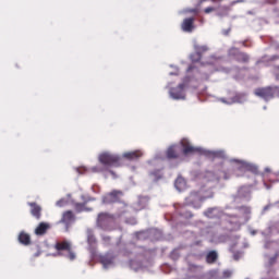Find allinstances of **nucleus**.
<instances>
[{
  "instance_id": "obj_39",
  "label": "nucleus",
  "mask_w": 279,
  "mask_h": 279,
  "mask_svg": "<svg viewBox=\"0 0 279 279\" xmlns=\"http://www.w3.org/2000/svg\"><path fill=\"white\" fill-rule=\"evenodd\" d=\"M193 69H194V66H193V65H190V66L187 68V71L191 72V71H193Z\"/></svg>"
},
{
  "instance_id": "obj_33",
  "label": "nucleus",
  "mask_w": 279,
  "mask_h": 279,
  "mask_svg": "<svg viewBox=\"0 0 279 279\" xmlns=\"http://www.w3.org/2000/svg\"><path fill=\"white\" fill-rule=\"evenodd\" d=\"M57 206H59V208H62V206H64V199L58 201Z\"/></svg>"
},
{
  "instance_id": "obj_23",
  "label": "nucleus",
  "mask_w": 279,
  "mask_h": 279,
  "mask_svg": "<svg viewBox=\"0 0 279 279\" xmlns=\"http://www.w3.org/2000/svg\"><path fill=\"white\" fill-rule=\"evenodd\" d=\"M195 51L198 53L201 58H203L204 53L208 51L207 46H195Z\"/></svg>"
},
{
  "instance_id": "obj_1",
  "label": "nucleus",
  "mask_w": 279,
  "mask_h": 279,
  "mask_svg": "<svg viewBox=\"0 0 279 279\" xmlns=\"http://www.w3.org/2000/svg\"><path fill=\"white\" fill-rule=\"evenodd\" d=\"M119 156L112 155L110 153H102L98 156V161L102 166L92 167L93 173H101L106 171L107 167H114V165H119Z\"/></svg>"
},
{
  "instance_id": "obj_32",
  "label": "nucleus",
  "mask_w": 279,
  "mask_h": 279,
  "mask_svg": "<svg viewBox=\"0 0 279 279\" xmlns=\"http://www.w3.org/2000/svg\"><path fill=\"white\" fill-rule=\"evenodd\" d=\"M243 2L244 0H234L230 3V5L232 7V5H236V3H243Z\"/></svg>"
},
{
  "instance_id": "obj_12",
  "label": "nucleus",
  "mask_w": 279,
  "mask_h": 279,
  "mask_svg": "<svg viewBox=\"0 0 279 279\" xmlns=\"http://www.w3.org/2000/svg\"><path fill=\"white\" fill-rule=\"evenodd\" d=\"M19 242L22 245H32V236L29 235V233H26L25 231H22L19 234Z\"/></svg>"
},
{
  "instance_id": "obj_31",
  "label": "nucleus",
  "mask_w": 279,
  "mask_h": 279,
  "mask_svg": "<svg viewBox=\"0 0 279 279\" xmlns=\"http://www.w3.org/2000/svg\"><path fill=\"white\" fill-rule=\"evenodd\" d=\"M102 241H104L106 244L110 243V236L104 235V236H102Z\"/></svg>"
},
{
  "instance_id": "obj_35",
  "label": "nucleus",
  "mask_w": 279,
  "mask_h": 279,
  "mask_svg": "<svg viewBox=\"0 0 279 279\" xmlns=\"http://www.w3.org/2000/svg\"><path fill=\"white\" fill-rule=\"evenodd\" d=\"M223 275L226 276V278H230V276H232V272L227 270V271L223 272Z\"/></svg>"
},
{
  "instance_id": "obj_19",
  "label": "nucleus",
  "mask_w": 279,
  "mask_h": 279,
  "mask_svg": "<svg viewBox=\"0 0 279 279\" xmlns=\"http://www.w3.org/2000/svg\"><path fill=\"white\" fill-rule=\"evenodd\" d=\"M239 171H253L256 173L257 168L251 165H247L246 162H240V167H238Z\"/></svg>"
},
{
  "instance_id": "obj_10",
  "label": "nucleus",
  "mask_w": 279,
  "mask_h": 279,
  "mask_svg": "<svg viewBox=\"0 0 279 279\" xmlns=\"http://www.w3.org/2000/svg\"><path fill=\"white\" fill-rule=\"evenodd\" d=\"M28 206H31V215L35 217V219L40 220V217H43V207L37 203H28Z\"/></svg>"
},
{
  "instance_id": "obj_37",
  "label": "nucleus",
  "mask_w": 279,
  "mask_h": 279,
  "mask_svg": "<svg viewBox=\"0 0 279 279\" xmlns=\"http://www.w3.org/2000/svg\"><path fill=\"white\" fill-rule=\"evenodd\" d=\"M191 12H193V14H199V9H192Z\"/></svg>"
},
{
  "instance_id": "obj_14",
  "label": "nucleus",
  "mask_w": 279,
  "mask_h": 279,
  "mask_svg": "<svg viewBox=\"0 0 279 279\" xmlns=\"http://www.w3.org/2000/svg\"><path fill=\"white\" fill-rule=\"evenodd\" d=\"M202 148L199 147H195V146H190L189 148H184L183 149V155L184 156H190V155H193V154H202Z\"/></svg>"
},
{
  "instance_id": "obj_24",
  "label": "nucleus",
  "mask_w": 279,
  "mask_h": 279,
  "mask_svg": "<svg viewBox=\"0 0 279 279\" xmlns=\"http://www.w3.org/2000/svg\"><path fill=\"white\" fill-rule=\"evenodd\" d=\"M100 263L104 265V267H109V265H112V257L102 256L100 258Z\"/></svg>"
},
{
  "instance_id": "obj_7",
  "label": "nucleus",
  "mask_w": 279,
  "mask_h": 279,
  "mask_svg": "<svg viewBox=\"0 0 279 279\" xmlns=\"http://www.w3.org/2000/svg\"><path fill=\"white\" fill-rule=\"evenodd\" d=\"M186 85L184 83H181L178 85V87H173L169 90L170 97L172 99H184V88Z\"/></svg>"
},
{
  "instance_id": "obj_13",
  "label": "nucleus",
  "mask_w": 279,
  "mask_h": 279,
  "mask_svg": "<svg viewBox=\"0 0 279 279\" xmlns=\"http://www.w3.org/2000/svg\"><path fill=\"white\" fill-rule=\"evenodd\" d=\"M73 219H75V215H73L72 210H68L63 213L61 223H70V221H73Z\"/></svg>"
},
{
  "instance_id": "obj_30",
  "label": "nucleus",
  "mask_w": 279,
  "mask_h": 279,
  "mask_svg": "<svg viewBox=\"0 0 279 279\" xmlns=\"http://www.w3.org/2000/svg\"><path fill=\"white\" fill-rule=\"evenodd\" d=\"M75 208H76V210H84V204L77 203V204L75 205Z\"/></svg>"
},
{
  "instance_id": "obj_4",
  "label": "nucleus",
  "mask_w": 279,
  "mask_h": 279,
  "mask_svg": "<svg viewBox=\"0 0 279 279\" xmlns=\"http://www.w3.org/2000/svg\"><path fill=\"white\" fill-rule=\"evenodd\" d=\"M276 93H278V87H262L255 89L256 97H260L262 99H265V101H269V99H274L276 96Z\"/></svg>"
},
{
  "instance_id": "obj_22",
  "label": "nucleus",
  "mask_w": 279,
  "mask_h": 279,
  "mask_svg": "<svg viewBox=\"0 0 279 279\" xmlns=\"http://www.w3.org/2000/svg\"><path fill=\"white\" fill-rule=\"evenodd\" d=\"M235 59L238 60V62H250V56L245 52H239L235 56Z\"/></svg>"
},
{
  "instance_id": "obj_15",
  "label": "nucleus",
  "mask_w": 279,
  "mask_h": 279,
  "mask_svg": "<svg viewBox=\"0 0 279 279\" xmlns=\"http://www.w3.org/2000/svg\"><path fill=\"white\" fill-rule=\"evenodd\" d=\"M149 179L151 180V182H158L159 180H162V171L160 170L150 171Z\"/></svg>"
},
{
  "instance_id": "obj_26",
  "label": "nucleus",
  "mask_w": 279,
  "mask_h": 279,
  "mask_svg": "<svg viewBox=\"0 0 279 279\" xmlns=\"http://www.w3.org/2000/svg\"><path fill=\"white\" fill-rule=\"evenodd\" d=\"M174 186L175 189H178L180 191V189H182V186H184V180L183 179H177L174 182Z\"/></svg>"
},
{
  "instance_id": "obj_3",
  "label": "nucleus",
  "mask_w": 279,
  "mask_h": 279,
  "mask_svg": "<svg viewBox=\"0 0 279 279\" xmlns=\"http://www.w3.org/2000/svg\"><path fill=\"white\" fill-rule=\"evenodd\" d=\"M54 250L58 251V256H64V254H62V252H68L66 258H69V260H75V258H76V255H75V252H73L71 242H69L66 240L57 242L54 244Z\"/></svg>"
},
{
  "instance_id": "obj_34",
  "label": "nucleus",
  "mask_w": 279,
  "mask_h": 279,
  "mask_svg": "<svg viewBox=\"0 0 279 279\" xmlns=\"http://www.w3.org/2000/svg\"><path fill=\"white\" fill-rule=\"evenodd\" d=\"M240 210H244V213H250V207L242 206Z\"/></svg>"
},
{
  "instance_id": "obj_27",
  "label": "nucleus",
  "mask_w": 279,
  "mask_h": 279,
  "mask_svg": "<svg viewBox=\"0 0 279 279\" xmlns=\"http://www.w3.org/2000/svg\"><path fill=\"white\" fill-rule=\"evenodd\" d=\"M181 146L183 147V149H189L192 145H191V142H189V140L183 138L181 141Z\"/></svg>"
},
{
  "instance_id": "obj_36",
  "label": "nucleus",
  "mask_w": 279,
  "mask_h": 279,
  "mask_svg": "<svg viewBox=\"0 0 279 279\" xmlns=\"http://www.w3.org/2000/svg\"><path fill=\"white\" fill-rule=\"evenodd\" d=\"M276 80H279V66L276 68Z\"/></svg>"
},
{
  "instance_id": "obj_16",
  "label": "nucleus",
  "mask_w": 279,
  "mask_h": 279,
  "mask_svg": "<svg viewBox=\"0 0 279 279\" xmlns=\"http://www.w3.org/2000/svg\"><path fill=\"white\" fill-rule=\"evenodd\" d=\"M86 234L88 245L97 244V238H95V232H93V229H87Z\"/></svg>"
},
{
  "instance_id": "obj_25",
  "label": "nucleus",
  "mask_w": 279,
  "mask_h": 279,
  "mask_svg": "<svg viewBox=\"0 0 279 279\" xmlns=\"http://www.w3.org/2000/svg\"><path fill=\"white\" fill-rule=\"evenodd\" d=\"M190 60L192 62H201L202 61V57L195 50V52L190 56Z\"/></svg>"
},
{
  "instance_id": "obj_20",
  "label": "nucleus",
  "mask_w": 279,
  "mask_h": 279,
  "mask_svg": "<svg viewBox=\"0 0 279 279\" xmlns=\"http://www.w3.org/2000/svg\"><path fill=\"white\" fill-rule=\"evenodd\" d=\"M179 157L180 155L178 154V149L175 148V146H170L167 150V158L175 159Z\"/></svg>"
},
{
  "instance_id": "obj_28",
  "label": "nucleus",
  "mask_w": 279,
  "mask_h": 279,
  "mask_svg": "<svg viewBox=\"0 0 279 279\" xmlns=\"http://www.w3.org/2000/svg\"><path fill=\"white\" fill-rule=\"evenodd\" d=\"M181 217H185V219H191L193 214L191 211H180Z\"/></svg>"
},
{
  "instance_id": "obj_18",
  "label": "nucleus",
  "mask_w": 279,
  "mask_h": 279,
  "mask_svg": "<svg viewBox=\"0 0 279 279\" xmlns=\"http://www.w3.org/2000/svg\"><path fill=\"white\" fill-rule=\"evenodd\" d=\"M219 210L217 208H209L207 209L204 215L205 217H207L208 219H217Z\"/></svg>"
},
{
  "instance_id": "obj_17",
  "label": "nucleus",
  "mask_w": 279,
  "mask_h": 279,
  "mask_svg": "<svg viewBox=\"0 0 279 279\" xmlns=\"http://www.w3.org/2000/svg\"><path fill=\"white\" fill-rule=\"evenodd\" d=\"M218 258L219 255L215 251H210L206 256V263H208V265H213V263H217Z\"/></svg>"
},
{
  "instance_id": "obj_9",
  "label": "nucleus",
  "mask_w": 279,
  "mask_h": 279,
  "mask_svg": "<svg viewBox=\"0 0 279 279\" xmlns=\"http://www.w3.org/2000/svg\"><path fill=\"white\" fill-rule=\"evenodd\" d=\"M49 230H51V225H49V222H40L35 228V234L36 236H45V234H47V231Z\"/></svg>"
},
{
  "instance_id": "obj_40",
  "label": "nucleus",
  "mask_w": 279,
  "mask_h": 279,
  "mask_svg": "<svg viewBox=\"0 0 279 279\" xmlns=\"http://www.w3.org/2000/svg\"><path fill=\"white\" fill-rule=\"evenodd\" d=\"M204 1H206V0H198L199 5H202V3H204Z\"/></svg>"
},
{
  "instance_id": "obj_38",
  "label": "nucleus",
  "mask_w": 279,
  "mask_h": 279,
  "mask_svg": "<svg viewBox=\"0 0 279 279\" xmlns=\"http://www.w3.org/2000/svg\"><path fill=\"white\" fill-rule=\"evenodd\" d=\"M269 208H271V205H266V206L264 207V210H269Z\"/></svg>"
},
{
  "instance_id": "obj_41",
  "label": "nucleus",
  "mask_w": 279,
  "mask_h": 279,
  "mask_svg": "<svg viewBox=\"0 0 279 279\" xmlns=\"http://www.w3.org/2000/svg\"><path fill=\"white\" fill-rule=\"evenodd\" d=\"M266 171H269V168H266Z\"/></svg>"
},
{
  "instance_id": "obj_21",
  "label": "nucleus",
  "mask_w": 279,
  "mask_h": 279,
  "mask_svg": "<svg viewBox=\"0 0 279 279\" xmlns=\"http://www.w3.org/2000/svg\"><path fill=\"white\" fill-rule=\"evenodd\" d=\"M230 10H232L228 5L220 7L217 12V16H228L230 14Z\"/></svg>"
},
{
  "instance_id": "obj_11",
  "label": "nucleus",
  "mask_w": 279,
  "mask_h": 279,
  "mask_svg": "<svg viewBox=\"0 0 279 279\" xmlns=\"http://www.w3.org/2000/svg\"><path fill=\"white\" fill-rule=\"evenodd\" d=\"M122 156L126 160H138V158H143V151L141 150L128 151V153H124Z\"/></svg>"
},
{
  "instance_id": "obj_2",
  "label": "nucleus",
  "mask_w": 279,
  "mask_h": 279,
  "mask_svg": "<svg viewBox=\"0 0 279 279\" xmlns=\"http://www.w3.org/2000/svg\"><path fill=\"white\" fill-rule=\"evenodd\" d=\"M114 221H117V218L114 215L110 213H99L96 219V226L97 228H100V230H112V227L114 226Z\"/></svg>"
},
{
  "instance_id": "obj_29",
  "label": "nucleus",
  "mask_w": 279,
  "mask_h": 279,
  "mask_svg": "<svg viewBox=\"0 0 279 279\" xmlns=\"http://www.w3.org/2000/svg\"><path fill=\"white\" fill-rule=\"evenodd\" d=\"M215 8L214 7H208L204 10L205 14H210V12H215Z\"/></svg>"
},
{
  "instance_id": "obj_6",
  "label": "nucleus",
  "mask_w": 279,
  "mask_h": 279,
  "mask_svg": "<svg viewBox=\"0 0 279 279\" xmlns=\"http://www.w3.org/2000/svg\"><path fill=\"white\" fill-rule=\"evenodd\" d=\"M186 206H193V208H202V196H199V193L192 192L186 198H185Z\"/></svg>"
},
{
  "instance_id": "obj_8",
  "label": "nucleus",
  "mask_w": 279,
  "mask_h": 279,
  "mask_svg": "<svg viewBox=\"0 0 279 279\" xmlns=\"http://www.w3.org/2000/svg\"><path fill=\"white\" fill-rule=\"evenodd\" d=\"M182 32H186L187 34L193 33L195 29V17H186L183 20L181 24Z\"/></svg>"
},
{
  "instance_id": "obj_5",
  "label": "nucleus",
  "mask_w": 279,
  "mask_h": 279,
  "mask_svg": "<svg viewBox=\"0 0 279 279\" xmlns=\"http://www.w3.org/2000/svg\"><path fill=\"white\" fill-rule=\"evenodd\" d=\"M121 197H123V192L119 190H113L112 192L104 196L102 202L104 204H117L121 202Z\"/></svg>"
}]
</instances>
